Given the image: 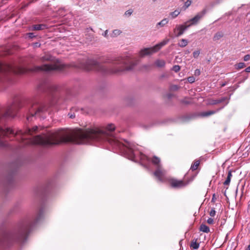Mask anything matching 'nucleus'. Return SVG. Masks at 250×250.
<instances>
[{"label": "nucleus", "instance_id": "obj_10", "mask_svg": "<svg viewBox=\"0 0 250 250\" xmlns=\"http://www.w3.org/2000/svg\"><path fill=\"white\" fill-rule=\"evenodd\" d=\"M153 174L159 181L163 182V178L166 174V171L162 168L161 166H159Z\"/></svg>", "mask_w": 250, "mask_h": 250}, {"label": "nucleus", "instance_id": "obj_6", "mask_svg": "<svg viewBox=\"0 0 250 250\" xmlns=\"http://www.w3.org/2000/svg\"><path fill=\"white\" fill-rule=\"evenodd\" d=\"M65 66V65L62 64H45L42 66H35L33 70L35 71H44L50 72L53 70H61Z\"/></svg>", "mask_w": 250, "mask_h": 250}, {"label": "nucleus", "instance_id": "obj_15", "mask_svg": "<svg viewBox=\"0 0 250 250\" xmlns=\"http://www.w3.org/2000/svg\"><path fill=\"white\" fill-rule=\"evenodd\" d=\"M168 22V20L167 18H165L158 22L156 24V27L159 28L160 27H164Z\"/></svg>", "mask_w": 250, "mask_h": 250}, {"label": "nucleus", "instance_id": "obj_39", "mask_svg": "<svg viewBox=\"0 0 250 250\" xmlns=\"http://www.w3.org/2000/svg\"><path fill=\"white\" fill-rule=\"evenodd\" d=\"M6 146V144L5 143L3 142L1 140H0V146L4 147V146Z\"/></svg>", "mask_w": 250, "mask_h": 250}, {"label": "nucleus", "instance_id": "obj_38", "mask_svg": "<svg viewBox=\"0 0 250 250\" xmlns=\"http://www.w3.org/2000/svg\"><path fill=\"white\" fill-rule=\"evenodd\" d=\"M68 116L71 119H73L75 117V115L74 113H69Z\"/></svg>", "mask_w": 250, "mask_h": 250}, {"label": "nucleus", "instance_id": "obj_33", "mask_svg": "<svg viewBox=\"0 0 250 250\" xmlns=\"http://www.w3.org/2000/svg\"><path fill=\"white\" fill-rule=\"evenodd\" d=\"M191 3V0H188L186 2H185L184 4V6L185 9L187 8Z\"/></svg>", "mask_w": 250, "mask_h": 250}, {"label": "nucleus", "instance_id": "obj_43", "mask_svg": "<svg viewBox=\"0 0 250 250\" xmlns=\"http://www.w3.org/2000/svg\"><path fill=\"white\" fill-rule=\"evenodd\" d=\"M107 34H108V30H106V31H105V32H104V33L103 35L104 37H106L107 36Z\"/></svg>", "mask_w": 250, "mask_h": 250}, {"label": "nucleus", "instance_id": "obj_5", "mask_svg": "<svg viewBox=\"0 0 250 250\" xmlns=\"http://www.w3.org/2000/svg\"><path fill=\"white\" fill-rule=\"evenodd\" d=\"M168 42V39L165 40L152 47L145 48L140 50L139 52L140 56L143 57L146 55H152L158 52L163 46L166 45Z\"/></svg>", "mask_w": 250, "mask_h": 250}, {"label": "nucleus", "instance_id": "obj_3", "mask_svg": "<svg viewBox=\"0 0 250 250\" xmlns=\"http://www.w3.org/2000/svg\"><path fill=\"white\" fill-rule=\"evenodd\" d=\"M28 232L27 225L21 226L16 234H6L0 236V247L8 245L10 242L14 240L19 242H24L26 238Z\"/></svg>", "mask_w": 250, "mask_h": 250}, {"label": "nucleus", "instance_id": "obj_25", "mask_svg": "<svg viewBox=\"0 0 250 250\" xmlns=\"http://www.w3.org/2000/svg\"><path fill=\"white\" fill-rule=\"evenodd\" d=\"M180 13V11L178 10H176L173 12L170 13L169 15L172 19H174L177 17Z\"/></svg>", "mask_w": 250, "mask_h": 250}, {"label": "nucleus", "instance_id": "obj_29", "mask_svg": "<svg viewBox=\"0 0 250 250\" xmlns=\"http://www.w3.org/2000/svg\"><path fill=\"white\" fill-rule=\"evenodd\" d=\"M200 52L199 50H195L193 52V56L194 58H197L199 56Z\"/></svg>", "mask_w": 250, "mask_h": 250}, {"label": "nucleus", "instance_id": "obj_40", "mask_svg": "<svg viewBox=\"0 0 250 250\" xmlns=\"http://www.w3.org/2000/svg\"><path fill=\"white\" fill-rule=\"evenodd\" d=\"M28 37L30 38H32L34 37H35V36L34 35V34L33 33H28Z\"/></svg>", "mask_w": 250, "mask_h": 250}, {"label": "nucleus", "instance_id": "obj_35", "mask_svg": "<svg viewBox=\"0 0 250 250\" xmlns=\"http://www.w3.org/2000/svg\"><path fill=\"white\" fill-rule=\"evenodd\" d=\"M207 222L208 224H213V223H214V220L212 218H208V219L207 220Z\"/></svg>", "mask_w": 250, "mask_h": 250}, {"label": "nucleus", "instance_id": "obj_4", "mask_svg": "<svg viewBox=\"0 0 250 250\" xmlns=\"http://www.w3.org/2000/svg\"><path fill=\"white\" fill-rule=\"evenodd\" d=\"M46 110V107L44 104L39 103L37 101H34L30 105L28 114L27 116V120L31 121L32 117H40L41 114L43 113Z\"/></svg>", "mask_w": 250, "mask_h": 250}, {"label": "nucleus", "instance_id": "obj_30", "mask_svg": "<svg viewBox=\"0 0 250 250\" xmlns=\"http://www.w3.org/2000/svg\"><path fill=\"white\" fill-rule=\"evenodd\" d=\"M172 70L175 72H177L180 70V67L179 65H175L173 66Z\"/></svg>", "mask_w": 250, "mask_h": 250}, {"label": "nucleus", "instance_id": "obj_24", "mask_svg": "<svg viewBox=\"0 0 250 250\" xmlns=\"http://www.w3.org/2000/svg\"><path fill=\"white\" fill-rule=\"evenodd\" d=\"M188 41L186 39H182L180 42L178 43V45L181 47H184L188 45Z\"/></svg>", "mask_w": 250, "mask_h": 250}, {"label": "nucleus", "instance_id": "obj_45", "mask_svg": "<svg viewBox=\"0 0 250 250\" xmlns=\"http://www.w3.org/2000/svg\"><path fill=\"white\" fill-rule=\"evenodd\" d=\"M183 103H185L186 104H188L189 103L187 101H185V100L183 101Z\"/></svg>", "mask_w": 250, "mask_h": 250}, {"label": "nucleus", "instance_id": "obj_2", "mask_svg": "<svg viewBox=\"0 0 250 250\" xmlns=\"http://www.w3.org/2000/svg\"><path fill=\"white\" fill-rule=\"evenodd\" d=\"M130 62L129 60L127 58H120L116 62V64L118 65H121V66H120L114 69L108 70L102 64H100L97 61L94 60H90L87 63V65L85 69L88 71L95 70L103 73H116L125 70H130L133 69L135 65L134 64H131L130 66H127V64Z\"/></svg>", "mask_w": 250, "mask_h": 250}, {"label": "nucleus", "instance_id": "obj_36", "mask_svg": "<svg viewBox=\"0 0 250 250\" xmlns=\"http://www.w3.org/2000/svg\"><path fill=\"white\" fill-rule=\"evenodd\" d=\"M200 73H201V72H200V69H196L195 71H194V75L195 76H199L200 75Z\"/></svg>", "mask_w": 250, "mask_h": 250}, {"label": "nucleus", "instance_id": "obj_32", "mask_svg": "<svg viewBox=\"0 0 250 250\" xmlns=\"http://www.w3.org/2000/svg\"><path fill=\"white\" fill-rule=\"evenodd\" d=\"M195 79L193 76H190L188 78V81L190 83H193L195 82Z\"/></svg>", "mask_w": 250, "mask_h": 250}, {"label": "nucleus", "instance_id": "obj_42", "mask_svg": "<svg viewBox=\"0 0 250 250\" xmlns=\"http://www.w3.org/2000/svg\"><path fill=\"white\" fill-rule=\"evenodd\" d=\"M245 71L246 72H250V65L249 67H247V68L245 69Z\"/></svg>", "mask_w": 250, "mask_h": 250}, {"label": "nucleus", "instance_id": "obj_31", "mask_svg": "<svg viewBox=\"0 0 250 250\" xmlns=\"http://www.w3.org/2000/svg\"><path fill=\"white\" fill-rule=\"evenodd\" d=\"M132 13H133L132 10L130 9V10H127L126 11H125V15L126 16L129 17L132 15Z\"/></svg>", "mask_w": 250, "mask_h": 250}, {"label": "nucleus", "instance_id": "obj_21", "mask_svg": "<svg viewBox=\"0 0 250 250\" xmlns=\"http://www.w3.org/2000/svg\"><path fill=\"white\" fill-rule=\"evenodd\" d=\"M226 99H227V98L223 97V98H221L220 99L213 100L210 102V104H213V105L216 104H218L219 103H222V102H224Z\"/></svg>", "mask_w": 250, "mask_h": 250}, {"label": "nucleus", "instance_id": "obj_12", "mask_svg": "<svg viewBox=\"0 0 250 250\" xmlns=\"http://www.w3.org/2000/svg\"><path fill=\"white\" fill-rule=\"evenodd\" d=\"M206 13V10L205 9H204L201 12L197 14L194 17L188 21L186 22L185 24H187L189 22H191V23L189 24L190 25V26L192 24H196L199 21V20L204 17Z\"/></svg>", "mask_w": 250, "mask_h": 250}, {"label": "nucleus", "instance_id": "obj_34", "mask_svg": "<svg viewBox=\"0 0 250 250\" xmlns=\"http://www.w3.org/2000/svg\"><path fill=\"white\" fill-rule=\"evenodd\" d=\"M215 214H216V211H215L214 208H211L209 212V215L211 217H213L215 216Z\"/></svg>", "mask_w": 250, "mask_h": 250}, {"label": "nucleus", "instance_id": "obj_17", "mask_svg": "<svg viewBox=\"0 0 250 250\" xmlns=\"http://www.w3.org/2000/svg\"><path fill=\"white\" fill-rule=\"evenodd\" d=\"M199 230L200 231L205 233H208L210 231L209 227L205 224L201 225Z\"/></svg>", "mask_w": 250, "mask_h": 250}, {"label": "nucleus", "instance_id": "obj_27", "mask_svg": "<svg viewBox=\"0 0 250 250\" xmlns=\"http://www.w3.org/2000/svg\"><path fill=\"white\" fill-rule=\"evenodd\" d=\"M245 66V64L244 62H239L235 65V67L236 69H240L244 68Z\"/></svg>", "mask_w": 250, "mask_h": 250}, {"label": "nucleus", "instance_id": "obj_20", "mask_svg": "<svg viewBox=\"0 0 250 250\" xmlns=\"http://www.w3.org/2000/svg\"><path fill=\"white\" fill-rule=\"evenodd\" d=\"M46 25L44 24H36L33 26V29L35 30H41L45 28Z\"/></svg>", "mask_w": 250, "mask_h": 250}, {"label": "nucleus", "instance_id": "obj_16", "mask_svg": "<svg viewBox=\"0 0 250 250\" xmlns=\"http://www.w3.org/2000/svg\"><path fill=\"white\" fill-rule=\"evenodd\" d=\"M52 56L49 54H45L43 56L40 58V60L43 62L52 60Z\"/></svg>", "mask_w": 250, "mask_h": 250}, {"label": "nucleus", "instance_id": "obj_22", "mask_svg": "<svg viewBox=\"0 0 250 250\" xmlns=\"http://www.w3.org/2000/svg\"><path fill=\"white\" fill-rule=\"evenodd\" d=\"M200 164L199 160H196L194 162V163L192 164L190 169L192 170H195L197 169L199 165Z\"/></svg>", "mask_w": 250, "mask_h": 250}, {"label": "nucleus", "instance_id": "obj_14", "mask_svg": "<svg viewBox=\"0 0 250 250\" xmlns=\"http://www.w3.org/2000/svg\"><path fill=\"white\" fill-rule=\"evenodd\" d=\"M232 173H231V170H229L228 173V175H227L226 180L223 183V185L225 186H229L230 181H231V178H232Z\"/></svg>", "mask_w": 250, "mask_h": 250}, {"label": "nucleus", "instance_id": "obj_11", "mask_svg": "<svg viewBox=\"0 0 250 250\" xmlns=\"http://www.w3.org/2000/svg\"><path fill=\"white\" fill-rule=\"evenodd\" d=\"M190 25L181 24L177 25L175 28L174 29V32L176 37H179L181 36L184 32V31Z\"/></svg>", "mask_w": 250, "mask_h": 250}, {"label": "nucleus", "instance_id": "obj_44", "mask_svg": "<svg viewBox=\"0 0 250 250\" xmlns=\"http://www.w3.org/2000/svg\"><path fill=\"white\" fill-rule=\"evenodd\" d=\"M226 84V83H224L221 84V86L223 87V86H225Z\"/></svg>", "mask_w": 250, "mask_h": 250}, {"label": "nucleus", "instance_id": "obj_1", "mask_svg": "<svg viewBox=\"0 0 250 250\" xmlns=\"http://www.w3.org/2000/svg\"><path fill=\"white\" fill-rule=\"evenodd\" d=\"M115 128L114 124H109L104 129L95 127L85 131L80 129L74 131L67 128H61L37 135L33 139L25 137L26 134L32 135L33 133L36 132L38 127L35 126L32 129H27L24 132L19 130L15 132L12 129V134L21 135L22 141L27 139L25 143V145H40L43 146H51L68 142L82 144L94 141H106L115 147L119 148L128 159L133 160L135 157L134 151L136 146L131 142H127L125 145L120 143L113 136V132Z\"/></svg>", "mask_w": 250, "mask_h": 250}, {"label": "nucleus", "instance_id": "obj_28", "mask_svg": "<svg viewBox=\"0 0 250 250\" xmlns=\"http://www.w3.org/2000/svg\"><path fill=\"white\" fill-rule=\"evenodd\" d=\"M190 247L194 250L197 249L199 247V244L197 243L196 241L192 242L190 244Z\"/></svg>", "mask_w": 250, "mask_h": 250}, {"label": "nucleus", "instance_id": "obj_37", "mask_svg": "<svg viewBox=\"0 0 250 250\" xmlns=\"http://www.w3.org/2000/svg\"><path fill=\"white\" fill-rule=\"evenodd\" d=\"M250 60V55L248 54L244 56V60L245 61H249Z\"/></svg>", "mask_w": 250, "mask_h": 250}, {"label": "nucleus", "instance_id": "obj_26", "mask_svg": "<svg viewBox=\"0 0 250 250\" xmlns=\"http://www.w3.org/2000/svg\"><path fill=\"white\" fill-rule=\"evenodd\" d=\"M121 33H122V32L121 30H120L119 29H115L112 31V33L111 34V36L112 37H117V36H119V35H120L121 34Z\"/></svg>", "mask_w": 250, "mask_h": 250}, {"label": "nucleus", "instance_id": "obj_9", "mask_svg": "<svg viewBox=\"0 0 250 250\" xmlns=\"http://www.w3.org/2000/svg\"><path fill=\"white\" fill-rule=\"evenodd\" d=\"M170 186L175 188H181L186 186L188 182H185L183 180H180L175 179H170L169 180Z\"/></svg>", "mask_w": 250, "mask_h": 250}, {"label": "nucleus", "instance_id": "obj_41", "mask_svg": "<svg viewBox=\"0 0 250 250\" xmlns=\"http://www.w3.org/2000/svg\"><path fill=\"white\" fill-rule=\"evenodd\" d=\"M40 45H41L40 43H39L38 42H36L33 44V46L34 47H40Z\"/></svg>", "mask_w": 250, "mask_h": 250}, {"label": "nucleus", "instance_id": "obj_19", "mask_svg": "<svg viewBox=\"0 0 250 250\" xmlns=\"http://www.w3.org/2000/svg\"><path fill=\"white\" fill-rule=\"evenodd\" d=\"M152 163L157 166V167L159 166H161L160 165V159L156 156H154L152 159Z\"/></svg>", "mask_w": 250, "mask_h": 250}, {"label": "nucleus", "instance_id": "obj_18", "mask_svg": "<svg viewBox=\"0 0 250 250\" xmlns=\"http://www.w3.org/2000/svg\"><path fill=\"white\" fill-rule=\"evenodd\" d=\"M165 61L163 60H157L155 61V64L159 67H162L165 65Z\"/></svg>", "mask_w": 250, "mask_h": 250}, {"label": "nucleus", "instance_id": "obj_7", "mask_svg": "<svg viewBox=\"0 0 250 250\" xmlns=\"http://www.w3.org/2000/svg\"><path fill=\"white\" fill-rule=\"evenodd\" d=\"M19 101L16 100L14 101L10 106H9L4 114V117H11L13 118L15 116L17 111L20 108Z\"/></svg>", "mask_w": 250, "mask_h": 250}, {"label": "nucleus", "instance_id": "obj_23", "mask_svg": "<svg viewBox=\"0 0 250 250\" xmlns=\"http://www.w3.org/2000/svg\"><path fill=\"white\" fill-rule=\"evenodd\" d=\"M223 34L221 32H217L216 33L214 36H213V40L214 41H217L220 40L222 37H223Z\"/></svg>", "mask_w": 250, "mask_h": 250}, {"label": "nucleus", "instance_id": "obj_13", "mask_svg": "<svg viewBox=\"0 0 250 250\" xmlns=\"http://www.w3.org/2000/svg\"><path fill=\"white\" fill-rule=\"evenodd\" d=\"M223 107L220 108H218L216 110H211V111L203 112L200 113V115L201 117H203L209 116L210 115H211L212 114H214L217 113V112H218Z\"/></svg>", "mask_w": 250, "mask_h": 250}, {"label": "nucleus", "instance_id": "obj_8", "mask_svg": "<svg viewBox=\"0 0 250 250\" xmlns=\"http://www.w3.org/2000/svg\"><path fill=\"white\" fill-rule=\"evenodd\" d=\"M13 72L14 73H22L24 72V70L20 68L18 71L15 70L14 67L11 65L1 63L0 62V72Z\"/></svg>", "mask_w": 250, "mask_h": 250}]
</instances>
